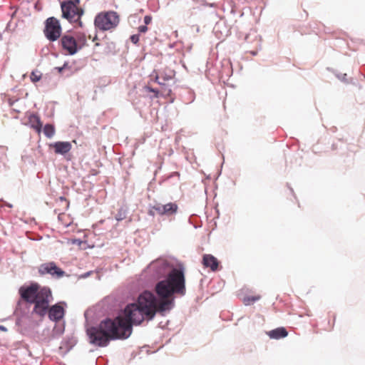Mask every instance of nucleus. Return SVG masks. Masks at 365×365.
Wrapping results in <instances>:
<instances>
[{
    "instance_id": "nucleus-2",
    "label": "nucleus",
    "mask_w": 365,
    "mask_h": 365,
    "mask_svg": "<svg viewBox=\"0 0 365 365\" xmlns=\"http://www.w3.org/2000/svg\"><path fill=\"white\" fill-rule=\"evenodd\" d=\"M86 36L83 33L76 32L73 35L64 34L61 38V45L66 54L74 55L86 45Z\"/></svg>"
},
{
    "instance_id": "nucleus-16",
    "label": "nucleus",
    "mask_w": 365,
    "mask_h": 365,
    "mask_svg": "<svg viewBox=\"0 0 365 365\" xmlns=\"http://www.w3.org/2000/svg\"><path fill=\"white\" fill-rule=\"evenodd\" d=\"M44 135L48 138H52L55 134V128L51 124H46L43 128Z\"/></svg>"
},
{
    "instance_id": "nucleus-21",
    "label": "nucleus",
    "mask_w": 365,
    "mask_h": 365,
    "mask_svg": "<svg viewBox=\"0 0 365 365\" xmlns=\"http://www.w3.org/2000/svg\"><path fill=\"white\" fill-rule=\"evenodd\" d=\"M148 31V27L146 25L145 26H140L138 27V31L140 33H145Z\"/></svg>"
},
{
    "instance_id": "nucleus-22",
    "label": "nucleus",
    "mask_w": 365,
    "mask_h": 365,
    "mask_svg": "<svg viewBox=\"0 0 365 365\" xmlns=\"http://www.w3.org/2000/svg\"><path fill=\"white\" fill-rule=\"evenodd\" d=\"M151 20H152V18L150 16H145L144 17V22H145V25L149 24L151 22Z\"/></svg>"
},
{
    "instance_id": "nucleus-4",
    "label": "nucleus",
    "mask_w": 365,
    "mask_h": 365,
    "mask_svg": "<svg viewBox=\"0 0 365 365\" xmlns=\"http://www.w3.org/2000/svg\"><path fill=\"white\" fill-rule=\"evenodd\" d=\"M52 299L51 289L48 287H39L36 299L34 302V312L40 317H44L47 313L49 302Z\"/></svg>"
},
{
    "instance_id": "nucleus-1",
    "label": "nucleus",
    "mask_w": 365,
    "mask_h": 365,
    "mask_svg": "<svg viewBox=\"0 0 365 365\" xmlns=\"http://www.w3.org/2000/svg\"><path fill=\"white\" fill-rule=\"evenodd\" d=\"M185 277L182 269H173L167 277L155 285V292L160 298L158 304L154 294L148 291L143 292L137 303L126 306L123 315L114 319L102 321L98 327L87 330L90 342L98 346H105L110 339H126L132 333L133 325L140 324L145 318L151 319L157 311L164 312L171 309L173 295H185Z\"/></svg>"
},
{
    "instance_id": "nucleus-9",
    "label": "nucleus",
    "mask_w": 365,
    "mask_h": 365,
    "mask_svg": "<svg viewBox=\"0 0 365 365\" xmlns=\"http://www.w3.org/2000/svg\"><path fill=\"white\" fill-rule=\"evenodd\" d=\"M63 304L65 303L59 302L48 308L47 313L51 321L58 322L63 318L66 312Z\"/></svg>"
},
{
    "instance_id": "nucleus-11",
    "label": "nucleus",
    "mask_w": 365,
    "mask_h": 365,
    "mask_svg": "<svg viewBox=\"0 0 365 365\" xmlns=\"http://www.w3.org/2000/svg\"><path fill=\"white\" fill-rule=\"evenodd\" d=\"M202 263L205 267L210 268L212 272H215L218 269L219 261L212 255H204Z\"/></svg>"
},
{
    "instance_id": "nucleus-7",
    "label": "nucleus",
    "mask_w": 365,
    "mask_h": 365,
    "mask_svg": "<svg viewBox=\"0 0 365 365\" xmlns=\"http://www.w3.org/2000/svg\"><path fill=\"white\" fill-rule=\"evenodd\" d=\"M40 285L34 282L29 286H23L19 289V294L21 299L29 303L34 304L36 299V294L39 289Z\"/></svg>"
},
{
    "instance_id": "nucleus-5",
    "label": "nucleus",
    "mask_w": 365,
    "mask_h": 365,
    "mask_svg": "<svg viewBox=\"0 0 365 365\" xmlns=\"http://www.w3.org/2000/svg\"><path fill=\"white\" fill-rule=\"evenodd\" d=\"M62 16L69 22L78 24L81 26V18L83 14L82 9L71 2H62L61 4Z\"/></svg>"
},
{
    "instance_id": "nucleus-23",
    "label": "nucleus",
    "mask_w": 365,
    "mask_h": 365,
    "mask_svg": "<svg viewBox=\"0 0 365 365\" xmlns=\"http://www.w3.org/2000/svg\"><path fill=\"white\" fill-rule=\"evenodd\" d=\"M66 2H71L74 4L75 5H77L79 4V0H68Z\"/></svg>"
},
{
    "instance_id": "nucleus-18",
    "label": "nucleus",
    "mask_w": 365,
    "mask_h": 365,
    "mask_svg": "<svg viewBox=\"0 0 365 365\" xmlns=\"http://www.w3.org/2000/svg\"><path fill=\"white\" fill-rule=\"evenodd\" d=\"M41 76H42V74L40 71H34L31 73L30 78L33 83H36L41 80Z\"/></svg>"
},
{
    "instance_id": "nucleus-13",
    "label": "nucleus",
    "mask_w": 365,
    "mask_h": 365,
    "mask_svg": "<svg viewBox=\"0 0 365 365\" xmlns=\"http://www.w3.org/2000/svg\"><path fill=\"white\" fill-rule=\"evenodd\" d=\"M288 332L284 327H279L269 331L268 335L272 339H279L280 338L286 337Z\"/></svg>"
},
{
    "instance_id": "nucleus-10",
    "label": "nucleus",
    "mask_w": 365,
    "mask_h": 365,
    "mask_svg": "<svg viewBox=\"0 0 365 365\" xmlns=\"http://www.w3.org/2000/svg\"><path fill=\"white\" fill-rule=\"evenodd\" d=\"M49 147L54 149L56 154L65 155L71 150L72 145L68 141H58L50 144Z\"/></svg>"
},
{
    "instance_id": "nucleus-19",
    "label": "nucleus",
    "mask_w": 365,
    "mask_h": 365,
    "mask_svg": "<svg viewBox=\"0 0 365 365\" xmlns=\"http://www.w3.org/2000/svg\"><path fill=\"white\" fill-rule=\"evenodd\" d=\"M130 41L136 44L139 41V36L138 34H134L130 36Z\"/></svg>"
},
{
    "instance_id": "nucleus-6",
    "label": "nucleus",
    "mask_w": 365,
    "mask_h": 365,
    "mask_svg": "<svg viewBox=\"0 0 365 365\" xmlns=\"http://www.w3.org/2000/svg\"><path fill=\"white\" fill-rule=\"evenodd\" d=\"M61 34V27L58 20L54 17H50L46 21L44 34L51 41L57 40Z\"/></svg>"
},
{
    "instance_id": "nucleus-8",
    "label": "nucleus",
    "mask_w": 365,
    "mask_h": 365,
    "mask_svg": "<svg viewBox=\"0 0 365 365\" xmlns=\"http://www.w3.org/2000/svg\"><path fill=\"white\" fill-rule=\"evenodd\" d=\"M40 275H45L46 274H51L53 277L60 278L64 275V272L56 266L53 262H46L41 264L38 269Z\"/></svg>"
},
{
    "instance_id": "nucleus-15",
    "label": "nucleus",
    "mask_w": 365,
    "mask_h": 365,
    "mask_svg": "<svg viewBox=\"0 0 365 365\" xmlns=\"http://www.w3.org/2000/svg\"><path fill=\"white\" fill-rule=\"evenodd\" d=\"M156 214L160 215H163V205L156 204V205L152 206L149 209V210H148L149 215L154 216Z\"/></svg>"
},
{
    "instance_id": "nucleus-12",
    "label": "nucleus",
    "mask_w": 365,
    "mask_h": 365,
    "mask_svg": "<svg viewBox=\"0 0 365 365\" xmlns=\"http://www.w3.org/2000/svg\"><path fill=\"white\" fill-rule=\"evenodd\" d=\"M29 123L31 128L34 129L38 134H40L42 130V123L40 118L36 114H31L29 116Z\"/></svg>"
},
{
    "instance_id": "nucleus-17",
    "label": "nucleus",
    "mask_w": 365,
    "mask_h": 365,
    "mask_svg": "<svg viewBox=\"0 0 365 365\" xmlns=\"http://www.w3.org/2000/svg\"><path fill=\"white\" fill-rule=\"evenodd\" d=\"M261 297L260 295H255V296H247L244 297L243 302L245 305H250L260 299Z\"/></svg>"
},
{
    "instance_id": "nucleus-20",
    "label": "nucleus",
    "mask_w": 365,
    "mask_h": 365,
    "mask_svg": "<svg viewBox=\"0 0 365 365\" xmlns=\"http://www.w3.org/2000/svg\"><path fill=\"white\" fill-rule=\"evenodd\" d=\"M145 88H146V90H147V91H148L149 92H152V93H153L155 94V97H156V98H157V97L158 96V93H159V92H158V90L154 89V88H150V87H148V86L145 87Z\"/></svg>"
},
{
    "instance_id": "nucleus-25",
    "label": "nucleus",
    "mask_w": 365,
    "mask_h": 365,
    "mask_svg": "<svg viewBox=\"0 0 365 365\" xmlns=\"http://www.w3.org/2000/svg\"><path fill=\"white\" fill-rule=\"evenodd\" d=\"M158 79H159V77H158V76L157 75V76H155V82H157V83H159V84H161V83L158 81Z\"/></svg>"
},
{
    "instance_id": "nucleus-24",
    "label": "nucleus",
    "mask_w": 365,
    "mask_h": 365,
    "mask_svg": "<svg viewBox=\"0 0 365 365\" xmlns=\"http://www.w3.org/2000/svg\"><path fill=\"white\" fill-rule=\"evenodd\" d=\"M0 330L2 331H6L7 329L3 325H0Z\"/></svg>"
},
{
    "instance_id": "nucleus-3",
    "label": "nucleus",
    "mask_w": 365,
    "mask_h": 365,
    "mask_svg": "<svg viewBox=\"0 0 365 365\" xmlns=\"http://www.w3.org/2000/svg\"><path fill=\"white\" fill-rule=\"evenodd\" d=\"M120 18L115 11L99 13L95 18V26L101 31H108L115 29L119 24Z\"/></svg>"
},
{
    "instance_id": "nucleus-14",
    "label": "nucleus",
    "mask_w": 365,
    "mask_h": 365,
    "mask_svg": "<svg viewBox=\"0 0 365 365\" xmlns=\"http://www.w3.org/2000/svg\"><path fill=\"white\" fill-rule=\"evenodd\" d=\"M178 206L175 202H169L163 205V215L170 216L177 212Z\"/></svg>"
}]
</instances>
